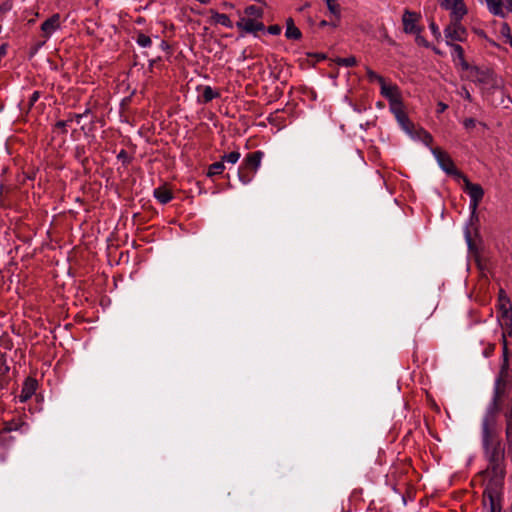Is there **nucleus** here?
<instances>
[{"label":"nucleus","instance_id":"b1692460","mask_svg":"<svg viewBox=\"0 0 512 512\" xmlns=\"http://www.w3.org/2000/svg\"><path fill=\"white\" fill-rule=\"evenodd\" d=\"M335 62L341 66L352 67L357 64V59L354 56H349L347 58H336Z\"/></svg>","mask_w":512,"mask_h":512},{"label":"nucleus","instance_id":"1a4fd4ad","mask_svg":"<svg viewBox=\"0 0 512 512\" xmlns=\"http://www.w3.org/2000/svg\"><path fill=\"white\" fill-rule=\"evenodd\" d=\"M390 109L403 130H405L409 135L413 136L414 124L410 121L407 114L405 113L403 103H393V106L390 107Z\"/></svg>","mask_w":512,"mask_h":512},{"label":"nucleus","instance_id":"72a5a7b5","mask_svg":"<svg viewBox=\"0 0 512 512\" xmlns=\"http://www.w3.org/2000/svg\"><path fill=\"white\" fill-rule=\"evenodd\" d=\"M459 59L464 57V50L459 44H450Z\"/></svg>","mask_w":512,"mask_h":512},{"label":"nucleus","instance_id":"7ed1b4c3","mask_svg":"<svg viewBox=\"0 0 512 512\" xmlns=\"http://www.w3.org/2000/svg\"><path fill=\"white\" fill-rule=\"evenodd\" d=\"M471 81L486 86L489 89H498L501 87V80L489 68L473 66L471 74L467 76Z\"/></svg>","mask_w":512,"mask_h":512},{"label":"nucleus","instance_id":"774afa93","mask_svg":"<svg viewBox=\"0 0 512 512\" xmlns=\"http://www.w3.org/2000/svg\"><path fill=\"white\" fill-rule=\"evenodd\" d=\"M226 7H232V4L225 3Z\"/></svg>","mask_w":512,"mask_h":512},{"label":"nucleus","instance_id":"cd10ccee","mask_svg":"<svg viewBox=\"0 0 512 512\" xmlns=\"http://www.w3.org/2000/svg\"><path fill=\"white\" fill-rule=\"evenodd\" d=\"M137 43L142 47H148L151 45V38L143 33L137 35Z\"/></svg>","mask_w":512,"mask_h":512},{"label":"nucleus","instance_id":"8fccbe9b","mask_svg":"<svg viewBox=\"0 0 512 512\" xmlns=\"http://www.w3.org/2000/svg\"><path fill=\"white\" fill-rule=\"evenodd\" d=\"M308 56L316 57L317 61L325 59V55L324 54H311V53H309Z\"/></svg>","mask_w":512,"mask_h":512},{"label":"nucleus","instance_id":"a19ab883","mask_svg":"<svg viewBox=\"0 0 512 512\" xmlns=\"http://www.w3.org/2000/svg\"><path fill=\"white\" fill-rule=\"evenodd\" d=\"M430 29H431V32L433 33V35L438 38L441 36L440 32H439V29H438V26L434 23V22H431L430 25H429Z\"/></svg>","mask_w":512,"mask_h":512},{"label":"nucleus","instance_id":"393cba45","mask_svg":"<svg viewBox=\"0 0 512 512\" xmlns=\"http://www.w3.org/2000/svg\"><path fill=\"white\" fill-rule=\"evenodd\" d=\"M245 14L248 16H253L255 18H262L263 10L254 5H251V6L246 7Z\"/></svg>","mask_w":512,"mask_h":512},{"label":"nucleus","instance_id":"dca6fc26","mask_svg":"<svg viewBox=\"0 0 512 512\" xmlns=\"http://www.w3.org/2000/svg\"><path fill=\"white\" fill-rule=\"evenodd\" d=\"M285 36L288 39H294V40H299L302 37L301 31L295 26L294 20L291 17H289L286 20Z\"/></svg>","mask_w":512,"mask_h":512},{"label":"nucleus","instance_id":"a18cd8bd","mask_svg":"<svg viewBox=\"0 0 512 512\" xmlns=\"http://www.w3.org/2000/svg\"><path fill=\"white\" fill-rule=\"evenodd\" d=\"M39 99V92L35 91L30 97L29 104L32 106Z\"/></svg>","mask_w":512,"mask_h":512},{"label":"nucleus","instance_id":"5701e85b","mask_svg":"<svg viewBox=\"0 0 512 512\" xmlns=\"http://www.w3.org/2000/svg\"><path fill=\"white\" fill-rule=\"evenodd\" d=\"M218 96H219V93L214 91L210 86H206L202 93V98H203L204 103H208Z\"/></svg>","mask_w":512,"mask_h":512},{"label":"nucleus","instance_id":"603ef678","mask_svg":"<svg viewBox=\"0 0 512 512\" xmlns=\"http://www.w3.org/2000/svg\"><path fill=\"white\" fill-rule=\"evenodd\" d=\"M504 297H507V296L504 294V291H503V290H501V291H500V295H499V302L504 301Z\"/></svg>","mask_w":512,"mask_h":512},{"label":"nucleus","instance_id":"864d4df0","mask_svg":"<svg viewBox=\"0 0 512 512\" xmlns=\"http://www.w3.org/2000/svg\"><path fill=\"white\" fill-rule=\"evenodd\" d=\"M506 2H507V9L509 11H512V0H506Z\"/></svg>","mask_w":512,"mask_h":512},{"label":"nucleus","instance_id":"6e6d98bb","mask_svg":"<svg viewBox=\"0 0 512 512\" xmlns=\"http://www.w3.org/2000/svg\"><path fill=\"white\" fill-rule=\"evenodd\" d=\"M126 157V152L124 150H122L119 155H118V158H124Z\"/></svg>","mask_w":512,"mask_h":512},{"label":"nucleus","instance_id":"c756f323","mask_svg":"<svg viewBox=\"0 0 512 512\" xmlns=\"http://www.w3.org/2000/svg\"><path fill=\"white\" fill-rule=\"evenodd\" d=\"M508 369H509V360L503 359V363L501 365L500 373L498 378H502V380H506L508 376Z\"/></svg>","mask_w":512,"mask_h":512},{"label":"nucleus","instance_id":"412c9836","mask_svg":"<svg viewBox=\"0 0 512 512\" xmlns=\"http://www.w3.org/2000/svg\"><path fill=\"white\" fill-rule=\"evenodd\" d=\"M224 169H225V166H224L223 161L215 162L209 166L207 175L209 177H212L214 175H219L223 172Z\"/></svg>","mask_w":512,"mask_h":512},{"label":"nucleus","instance_id":"3c124183","mask_svg":"<svg viewBox=\"0 0 512 512\" xmlns=\"http://www.w3.org/2000/svg\"><path fill=\"white\" fill-rule=\"evenodd\" d=\"M88 112H89V110H86V112H85L84 114H75V116H74V117H75L76 121L79 123L80 119H81V118H82L86 113H88Z\"/></svg>","mask_w":512,"mask_h":512},{"label":"nucleus","instance_id":"7c9ffc66","mask_svg":"<svg viewBox=\"0 0 512 512\" xmlns=\"http://www.w3.org/2000/svg\"><path fill=\"white\" fill-rule=\"evenodd\" d=\"M500 33L503 37H505L508 41L510 40V37H512L511 35V30H510V27L507 23H502L501 25V29H500Z\"/></svg>","mask_w":512,"mask_h":512},{"label":"nucleus","instance_id":"bb28decb","mask_svg":"<svg viewBox=\"0 0 512 512\" xmlns=\"http://www.w3.org/2000/svg\"><path fill=\"white\" fill-rule=\"evenodd\" d=\"M240 158V153L237 151L230 152L222 156V161H226L231 164H235Z\"/></svg>","mask_w":512,"mask_h":512},{"label":"nucleus","instance_id":"680f3d73","mask_svg":"<svg viewBox=\"0 0 512 512\" xmlns=\"http://www.w3.org/2000/svg\"><path fill=\"white\" fill-rule=\"evenodd\" d=\"M1 50H2V56H3L5 54V45L2 44Z\"/></svg>","mask_w":512,"mask_h":512},{"label":"nucleus","instance_id":"f8f14e48","mask_svg":"<svg viewBox=\"0 0 512 512\" xmlns=\"http://www.w3.org/2000/svg\"><path fill=\"white\" fill-rule=\"evenodd\" d=\"M501 326L504 330L503 333H506L509 337H512V306L509 305L508 308H504L503 312H501Z\"/></svg>","mask_w":512,"mask_h":512},{"label":"nucleus","instance_id":"f3484780","mask_svg":"<svg viewBox=\"0 0 512 512\" xmlns=\"http://www.w3.org/2000/svg\"><path fill=\"white\" fill-rule=\"evenodd\" d=\"M154 196L162 204L168 203L173 198L171 191L166 186L156 188Z\"/></svg>","mask_w":512,"mask_h":512},{"label":"nucleus","instance_id":"aec40b11","mask_svg":"<svg viewBox=\"0 0 512 512\" xmlns=\"http://www.w3.org/2000/svg\"><path fill=\"white\" fill-rule=\"evenodd\" d=\"M465 238H466V241H467V245H468L469 251L475 253L476 262H477L479 268L483 269V266L481 264L480 258L477 255L476 245H475V243L473 242V240L471 238V233H470L469 229H466V231H465Z\"/></svg>","mask_w":512,"mask_h":512},{"label":"nucleus","instance_id":"423d86ee","mask_svg":"<svg viewBox=\"0 0 512 512\" xmlns=\"http://www.w3.org/2000/svg\"><path fill=\"white\" fill-rule=\"evenodd\" d=\"M420 18L421 15L419 13L406 9L402 15L404 32L407 34H418V32H422V27L417 24Z\"/></svg>","mask_w":512,"mask_h":512},{"label":"nucleus","instance_id":"f257e3e1","mask_svg":"<svg viewBox=\"0 0 512 512\" xmlns=\"http://www.w3.org/2000/svg\"><path fill=\"white\" fill-rule=\"evenodd\" d=\"M506 380L497 378L494 397L482 422V445L485 457L505 458V449L496 428V417L500 411V402L505 394Z\"/></svg>","mask_w":512,"mask_h":512},{"label":"nucleus","instance_id":"09e8293b","mask_svg":"<svg viewBox=\"0 0 512 512\" xmlns=\"http://www.w3.org/2000/svg\"><path fill=\"white\" fill-rule=\"evenodd\" d=\"M9 367L7 365H5V359H4V354H2V375L5 373V372H8L9 371Z\"/></svg>","mask_w":512,"mask_h":512},{"label":"nucleus","instance_id":"6e6552de","mask_svg":"<svg viewBox=\"0 0 512 512\" xmlns=\"http://www.w3.org/2000/svg\"><path fill=\"white\" fill-rule=\"evenodd\" d=\"M467 31L461 24V20L453 19L451 23L444 29V35L447 39L453 41H464Z\"/></svg>","mask_w":512,"mask_h":512},{"label":"nucleus","instance_id":"473e14b6","mask_svg":"<svg viewBox=\"0 0 512 512\" xmlns=\"http://www.w3.org/2000/svg\"><path fill=\"white\" fill-rule=\"evenodd\" d=\"M506 336H508V335L506 333H503V335H502L503 359H508L509 360L510 352H509V349H508V346H507Z\"/></svg>","mask_w":512,"mask_h":512},{"label":"nucleus","instance_id":"e433bc0d","mask_svg":"<svg viewBox=\"0 0 512 512\" xmlns=\"http://www.w3.org/2000/svg\"><path fill=\"white\" fill-rule=\"evenodd\" d=\"M13 430H17V424H14L13 422H7L4 427H2V433L11 432Z\"/></svg>","mask_w":512,"mask_h":512},{"label":"nucleus","instance_id":"5fc2aeb1","mask_svg":"<svg viewBox=\"0 0 512 512\" xmlns=\"http://www.w3.org/2000/svg\"><path fill=\"white\" fill-rule=\"evenodd\" d=\"M328 25V22L326 20H322L320 23H319V26L320 27H325Z\"/></svg>","mask_w":512,"mask_h":512},{"label":"nucleus","instance_id":"37998d69","mask_svg":"<svg viewBox=\"0 0 512 512\" xmlns=\"http://www.w3.org/2000/svg\"><path fill=\"white\" fill-rule=\"evenodd\" d=\"M67 126V121H58L56 124H55V128L57 129H61L63 132H66L65 130V127Z\"/></svg>","mask_w":512,"mask_h":512},{"label":"nucleus","instance_id":"4be33fe9","mask_svg":"<svg viewBox=\"0 0 512 512\" xmlns=\"http://www.w3.org/2000/svg\"><path fill=\"white\" fill-rule=\"evenodd\" d=\"M329 12L333 14L335 17L340 18V5L337 3V0H324Z\"/></svg>","mask_w":512,"mask_h":512},{"label":"nucleus","instance_id":"4c0bfd02","mask_svg":"<svg viewBox=\"0 0 512 512\" xmlns=\"http://www.w3.org/2000/svg\"><path fill=\"white\" fill-rule=\"evenodd\" d=\"M460 60V65H461V68L463 70H466L468 71V74H471V69L473 68V66H471L466 60L465 58L463 57L462 59H459Z\"/></svg>","mask_w":512,"mask_h":512},{"label":"nucleus","instance_id":"58836bf2","mask_svg":"<svg viewBox=\"0 0 512 512\" xmlns=\"http://www.w3.org/2000/svg\"><path fill=\"white\" fill-rule=\"evenodd\" d=\"M281 30V27L277 24L268 27V32L272 35H279L281 33Z\"/></svg>","mask_w":512,"mask_h":512},{"label":"nucleus","instance_id":"2eb2a0df","mask_svg":"<svg viewBox=\"0 0 512 512\" xmlns=\"http://www.w3.org/2000/svg\"><path fill=\"white\" fill-rule=\"evenodd\" d=\"M59 26H60V16H59V14H54L41 24V30L46 35H50L55 30H57L59 28Z\"/></svg>","mask_w":512,"mask_h":512},{"label":"nucleus","instance_id":"79ce46f5","mask_svg":"<svg viewBox=\"0 0 512 512\" xmlns=\"http://www.w3.org/2000/svg\"><path fill=\"white\" fill-rule=\"evenodd\" d=\"M509 305H511L510 300L507 297H504V301L499 304L500 312H503V309L508 308Z\"/></svg>","mask_w":512,"mask_h":512},{"label":"nucleus","instance_id":"ea45409f","mask_svg":"<svg viewBox=\"0 0 512 512\" xmlns=\"http://www.w3.org/2000/svg\"><path fill=\"white\" fill-rule=\"evenodd\" d=\"M463 124H464L465 128L470 129V128L475 127L476 121L473 118H466L464 120Z\"/></svg>","mask_w":512,"mask_h":512},{"label":"nucleus","instance_id":"de8ad7c7","mask_svg":"<svg viewBox=\"0 0 512 512\" xmlns=\"http://www.w3.org/2000/svg\"><path fill=\"white\" fill-rule=\"evenodd\" d=\"M447 108H448V106H447L445 103H443V102H439V103H438V110H437V111H438V113H442V112H444Z\"/></svg>","mask_w":512,"mask_h":512},{"label":"nucleus","instance_id":"a878e982","mask_svg":"<svg viewBox=\"0 0 512 512\" xmlns=\"http://www.w3.org/2000/svg\"><path fill=\"white\" fill-rule=\"evenodd\" d=\"M85 155H86L85 146H77L75 149V157H76V159L81 161V163L83 165H85V163L88 161V158Z\"/></svg>","mask_w":512,"mask_h":512},{"label":"nucleus","instance_id":"c03bdc74","mask_svg":"<svg viewBox=\"0 0 512 512\" xmlns=\"http://www.w3.org/2000/svg\"><path fill=\"white\" fill-rule=\"evenodd\" d=\"M462 95L463 97L468 100V101H472V97H471V94L470 92L467 90L466 87H462Z\"/></svg>","mask_w":512,"mask_h":512},{"label":"nucleus","instance_id":"a211bd4d","mask_svg":"<svg viewBox=\"0 0 512 512\" xmlns=\"http://www.w3.org/2000/svg\"><path fill=\"white\" fill-rule=\"evenodd\" d=\"M488 6L489 11L495 15L500 17H505V13L503 11V3L502 0H485Z\"/></svg>","mask_w":512,"mask_h":512},{"label":"nucleus","instance_id":"9d476101","mask_svg":"<svg viewBox=\"0 0 512 512\" xmlns=\"http://www.w3.org/2000/svg\"><path fill=\"white\" fill-rule=\"evenodd\" d=\"M381 85V94L390 102V107L394 104H398L401 101L400 93L398 87L396 85H387L385 80L380 84Z\"/></svg>","mask_w":512,"mask_h":512},{"label":"nucleus","instance_id":"c9c22d12","mask_svg":"<svg viewBox=\"0 0 512 512\" xmlns=\"http://www.w3.org/2000/svg\"><path fill=\"white\" fill-rule=\"evenodd\" d=\"M238 177L243 184H247L252 180V177L245 174L241 170L238 171Z\"/></svg>","mask_w":512,"mask_h":512},{"label":"nucleus","instance_id":"0e129e2a","mask_svg":"<svg viewBox=\"0 0 512 512\" xmlns=\"http://www.w3.org/2000/svg\"><path fill=\"white\" fill-rule=\"evenodd\" d=\"M510 46L512 47V37H510V40L508 41Z\"/></svg>","mask_w":512,"mask_h":512},{"label":"nucleus","instance_id":"f704fd0d","mask_svg":"<svg viewBox=\"0 0 512 512\" xmlns=\"http://www.w3.org/2000/svg\"><path fill=\"white\" fill-rule=\"evenodd\" d=\"M415 35H416L415 41L418 45L424 46V47L429 46V43L427 42V40L423 36H421V32H418V34H415Z\"/></svg>","mask_w":512,"mask_h":512},{"label":"nucleus","instance_id":"4d7b16f0","mask_svg":"<svg viewBox=\"0 0 512 512\" xmlns=\"http://www.w3.org/2000/svg\"><path fill=\"white\" fill-rule=\"evenodd\" d=\"M476 33L481 36V37H484L485 36V33L483 30H477Z\"/></svg>","mask_w":512,"mask_h":512},{"label":"nucleus","instance_id":"c85d7f7f","mask_svg":"<svg viewBox=\"0 0 512 512\" xmlns=\"http://www.w3.org/2000/svg\"><path fill=\"white\" fill-rule=\"evenodd\" d=\"M418 138L421 139L426 145H430L432 143V136L426 132L425 130L423 129H420L419 132H418Z\"/></svg>","mask_w":512,"mask_h":512},{"label":"nucleus","instance_id":"13d9d810","mask_svg":"<svg viewBox=\"0 0 512 512\" xmlns=\"http://www.w3.org/2000/svg\"><path fill=\"white\" fill-rule=\"evenodd\" d=\"M5 149H6L7 153L10 155L11 154V150H10V147H9V143L5 144Z\"/></svg>","mask_w":512,"mask_h":512},{"label":"nucleus","instance_id":"49530a36","mask_svg":"<svg viewBox=\"0 0 512 512\" xmlns=\"http://www.w3.org/2000/svg\"><path fill=\"white\" fill-rule=\"evenodd\" d=\"M1 343H2V347L5 346V348H7V349H11V347H12L11 342L9 340H6L4 338V335H2Z\"/></svg>","mask_w":512,"mask_h":512},{"label":"nucleus","instance_id":"338daca9","mask_svg":"<svg viewBox=\"0 0 512 512\" xmlns=\"http://www.w3.org/2000/svg\"><path fill=\"white\" fill-rule=\"evenodd\" d=\"M226 7H232V4L225 3Z\"/></svg>","mask_w":512,"mask_h":512},{"label":"nucleus","instance_id":"6ab92c4d","mask_svg":"<svg viewBox=\"0 0 512 512\" xmlns=\"http://www.w3.org/2000/svg\"><path fill=\"white\" fill-rule=\"evenodd\" d=\"M211 13H212V20L215 22V23H219L223 26H226L228 28H232V22L230 20V18L226 15V14H220L218 12H215L213 10H211Z\"/></svg>","mask_w":512,"mask_h":512},{"label":"nucleus","instance_id":"9b49d317","mask_svg":"<svg viewBox=\"0 0 512 512\" xmlns=\"http://www.w3.org/2000/svg\"><path fill=\"white\" fill-rule=\"evenodd\" d=\"M236 26L238 29L243 30L247 33H256L257 31L264 30L265 26L262 22H256L251 18H241Z\"/></svg>","mask_w":512,"mask_h":512},{"label":"nucleus","instance_id":"2f4dec72","mask_svg":"<svg viewBox=\"0 0 512 512\" xmlns=\"http://www.w3.org/2000/svg\"><path fill=\"white\" fill-rule=\"evenodd\" d=\"M367 76L369 78V80L373 81V80H377L379 82V84H381L385 79L378 75L376 72H374L373 70L367 68Z\"/></svg>","mask_w":512,"mask_h":512},{"label":"nucleus","instance_id":"69168bd1","mask_svg":"<svg viewBox=\"0 0 512 512\" xmlns=\"http://www.w3.org/2000/svg\"><path fill=\"white\" fill-rule=\"evenodd\" d=\"M226 7H232V4L225 3Z\"/></svg>","mask_w":512,"mask_h":512},{"label":"nucleus","instance_id":"052dcab7","mask_svg":"<svg viewBox=\"0 0 512 512\" xmlns=\"http://www.w3.org/2000/svg\"><path fill=\"white\" fill-rule=\"evenodd\" d=\"M306 7H309V3H306L304 6H302L299 10L302 11L303 9H305Z\"/></svg>","mask_w":512,"mask_h":512},{"label":"nucleus","instance_id":"20e7f679","mask_svg":"<svg viewBox=\"0 0 512 512\" xmlns=\"http://www.w3.org/2000/svg\"><path fill=\"white\" fill-rule=\"evenodd\" d=\"M464 182V190L470 196V208L472 210V218L476 216V210L484 196V190L479 184L470 182L463 174L460 177Z\"/></svg>","mask_w":512,"mask_h":512},{"label":"nucleus","instance_id":"e2e57ef3","mask_svg":"<svg viewBox=\"0 0 512 512\" xmlns=\"http://www.w3.org/2000/svg\"><path fill=\"white\" fill-rule=\"evenodd\" d=\"M434 51L437 53V54H441V52L439 51V49L435 48L434 47Z\"/></svg>","mask_w":512,"mask_h":512},{"label":"nucleus","instance_id":"39448f33","mask_svg":"<svg viewBox=\"0 0 512 512\" xmlns=\"http://www.w3.org/2000/svg\"><path fill=\"white\" fill-rule=\"evenodd\" d=\"M434 156L437 159L438 164L440 167L449 175H454L458 178H460L463 174L457 170V168L454 165V162L452 158L449 156V154L440 148H435L432 150Z\"/></svg>","mask_w":512,"mask_h":512},{"label":"nucleus","instance_id":"ddd939ff","mask_svg":"<svg viewBox=\"0 0 512 512\" xmlns=\"http://www.w3.org/2000/svg\"><path fill=\"white\" fill-rule=\"evenodd\" d=\"M263 155L262 151H255L247 154L244 160L245 168L256 171L260 166Z\"/></svg>","mask_w":512,"mask_h":512},{"label":"nucleus","instance_id":"4468645a","mask_svg":"<svg viewBox=\"0 0 512 512\" xmlns=\"http://www.w3.org/2000/svg\"><path fill=\"white\" fill-rule=\"evenodd\" d=\"M37 381L32 378H27L24 382L21 394L19 396L21 402L28 400L35 392Z\"/></svg>","mask_w":512,"mask_h":512},{"label":"nucleus","instance_id":"f03ea898","mask_svg":"<svg viewBox=\"0 0 512 512\" xmlns=\"http://www.w3.org/2000/svg\"><path fill=\"white\" fill-rule=\"evenodd\" d=\"M485 459L487 467L482 472L487 481L483 494L484 506L489 507L490 512H501L499 490L503 485L506 474L505 458L485 457Z\"/></svg>","mask_w":512,"mask_h":512},{"label":"nucleus","instance_id":"0eeeda50","mask_svg":"<svg viewBox=\"0 0 512 512\" xmlns=\"http://www.w3.org/2000/svg\"><path fill=\"white\" fill-rule=\"evenodd\" d=\"M440 5L442 8L451 11V20H462L468 12L463 0H442Z\"/></svg>","mask_w":512,"mask_h":512},{"label":"nucleus","instance_id":"bf43d9fd","mask_svg":"<svg viewBox=\"0 0 512 512\" xmlns=\"http://www.w3.org/2000/svg\"><path fill=\"white\" fill-rule=\"evenodd\" d=\"M161 46H162L163 48H168V44H167V42H166V41H161Z\"/></svg>","mask_w":512,"mask_h":512}]
</instances>
